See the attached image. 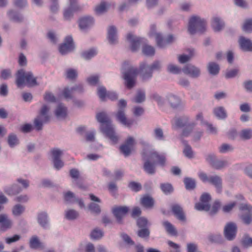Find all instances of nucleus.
Wrapping results in <instances>:
<instances>
[{"instance_id": "21", "label": "nucleus", "mask_w": 252, "mask_h": 252, "mask_svg": "<svg viewBox=\"0 0 252 252\" xmlns=\"http://www.w3.org/2000/svg\"><path fill=\"white\" fill-rule=\"evenodd\" d=\"M209 183L213 185L216 188L218 192L220 193L221 192L222 181L220 176L217 175L210 176Z\"/></svg>"}, {"instance_id": "13", "label": "nucleus", "mask_w": 252, "mask_h": 252, "mask_svg": "<svg viewBox=\"0 0 252 252\" xmlns=\"http://www.w3.org/2000/svg\"><path fill=\"white\" fill-rule=\"evenodd\" d=\"M182 71L184 73L189 75L190 77L197 78L201 74L200 69L191 64L186 65L183 68Z\"/></svg>"}, {"instance_id": "11", "label": "nucleus", "mask_w": 252, "mask_h": 252, "mask_svg": "<svg viewBox=\"0 0 252 252\" xmlns=\"http://www.w3.org/2000/svg\"><path fill=\"white\" fill-rule=\"evenodd\" d=\"M156 40L157 45L160 48H164L167 45L173 43L175 41V37L173 34H168L164 39L159 33H156Z\"/></svg>"}, {"instance_id": "29", "label": "nucleus", "mask_w": 252, "mask_h": 252, "mask_svg": "<svg viewBox=\"0 0 252 252\" xmlns=\"http://www.w3.org/2000/svg\"><path fill=\"white\" fill-rule=\"evenodd\" d=\"M213 113L215 116L220 120H223L227 116L226 111L222 106L215 107L213 110Z\"/></svg>"}, {"instance_id": "27", "label": "nucleus", "mask_w": 252, "mask_h": 252, "mask_svg": "<svg viewBox=\"0 0 252 252\" xmlns=\"http://www.w3.org/2000/svg\"><path fill=\"white\" fill-rule=\"evenodd\" d=\"M55 114L58 119L64 118L67 115V108L63 104L60 103L56 108Z\"/></svg>"}, {"instance_id": "44", "label": "nucleus", "mask_w": 252, "mask_h": 252, "mask_svg": "<svg viewBox=\"0 0 252 252\" xmlns=\"http://www.w3.org/2000/svg\"><path fill=\"white\" fill-rule=\"evenodd\" d=\"M208 240L212 243L217 244H222L224 242V240L220 234L210 235L208 236Z\"/></svg>"}, {"instance_id": "47", "label": "nucleus", "mask_w": 252, "mask_h": 252, "mask_svg": "<svg viewBox=\"0 0 252 252\" xmlns=\"http://www.w3.org/2000/svg\"><path fill=\"white\" fill-rule=\"evenodd\" d=\"M211 205L209 203H203L201 202L196 203L194 208L196 210L200 211H204L208 212L210 210Z\"/></svg>"}, {"instance_id": "49", "label": "nucleus", "mask_w": 252, "mask_h": 252, "mask_svg": "<svg viewBox=\"0 0 252 252\" xmlns=\"http://www.w3.org/2000/svg\"><path fill=\"white\" fill-rule=\"evenodd\" d=\"M90 236L93 239L98 240L103 237V232L98 228H95L93 230Z\"/></svg>"}, {"instance_id": "34", "label": "nucleus", "mask_w": 252, "mask_h": 252, "mask_svg": "<svg viewBox=\"0 0 252 252\" xmlns=\"http://www.w3.org/2000/svg\"><path fill=\"white\" fill-rule=\"evenodd\" d=\"M79 213L74 209H68L65 211L64 217L69 220H73L78 218Z\"/></svg>"}, {"instance_id": "31", "label": "nucleus", "mask_w": 252, "mask_h": 252, "mask_svg": "<svg viewBox=\"0 0 252 252\" xmlns=\"http://www.w3.org/2000/svg\"><path fill=\"white\" fill-rule=\"evenodd\" d=\"M4 192L8 195H15L22 191V189L16 184L13 185L11 187L6 188Z\"/></svg>"}, {"instance_id": "36", "label": "nucleus", "mask_w": 252, "mask_h": 252, "mask_svg": "<svg viewBox=\"0 0 252 252\" xmlns=\"http://www.w3.org/2000/svg\"><path fill=\"white\" fill-rule=\"evenodd\" d=\"M29 245L30 248L32 249H37L42 247V243L36 235H33L30 238Z\"/></svg>"}, {"instance_id": "26", "label": "nucleus", "mask_w": 252, "mask_h": 252, "mask_svg": "<svg viewBox=\"0 0 252 252\" xmlns=\"http://www.w3.org/2000/svg\"><path fill=\"white\" fill-rule=\"evenodd\" d=\"M182 144L184 146L183 152L185 156L189 158H194V153L192 150V148L190 145H189L188 141L181 139Z\"/></svg>"}, {"instance_id": "23", "label": "nucleus", "mask_w": 252, "mask_h": 252, "mask_svg": "<svg viewBox=\"0 0 252 252\" xmlns=\"http://www.w3.org/2000/svg\"><path fill=\"white\" fill-rule=\"evenodd\" d=\"M9 20L13 22L21 23L24 21L23 16L18 11L10 10L7 12Z\"/></svg>"}, {"instance_id": "59", "label": "nucleus", "mask_w": 252, "mask_h": 252, "mask_svg": "<svg viewBox=\"0 0 252 252\" xmlns=\"http://www.w3.org/2000/svg\"><path fill=\"white\" fill-rule=\"evenodd\" d=\"M99 81V76L97 75H92L87 78V82L89 84L95 86Z\"/></svg>"}, {"instance_id": "12", "label": "nucleus", "mask_w": 252, "mask_h": 252, "mask_svg": "<svg viewBox=\"0 0 252 252\" xmlns=\"http://www.w3.org/2000/svg\"><path fill=\"white\" fill-rule=\"evenodd\" d=\"M74 48L73 38L71 36H67L64 42L59 47V51L62 55H65L71 51Z\"/></svg>"}, {"instance_id": "58", "label": "nucleus", "mask_w": 252, "mask_h": 252, "mask_svg": "<svg viewBox=\"0 0 252 252\" xmlns=\"http://www.w3.org/2000/svg\"><path fill=\"white\" fill-rule=\"evenodd\" d=\"M239 69L234 68L226 71L225 74V77L226 79H230L235 77L239 73Z\"/></svg>"}, {"instance_id": "42", "label": "nucleus", "mask_w": 252, "mask_h": 252, "mask_svg": "<svg viewBox=\"0 0 252 252\" xmlns=\"http://www.w3.org/2000/svg\"><path fill=\"white\" fill-rule=\"evenodd\" d=\"M160 188L162 192L165 194H169L174 190V188L172 185L168 183L161 184L160 185Z\"/></svg>"}, {"instance_id": "50", "label": "nucleus", "mask_w": 252, "mask_h": 252, "mask_svg": "<svg viewBox=\"0 0 252 252\" xmlns=\"http://www.w3.org/2000/svg\"><path fill=\"white\" fill-rule=\"evenodd\" d=\"M146 96L144 91L138 90L134 98V101L137 103H140L145 100Z\"/></svg>"}, {"instance_id": "2", "label": "nucleus", "mask_w": 252, "mask_h": 252, "mask_svg": "<svg viewBox=\"0 0 252 252\" xmlns=\"http://www.w3.org/2000/svg\"><path fill=\"white\" fill-rule=\"evenodd\" d=\"M97 121L100 123V129L106 137L108 138L113 144L118 143L119 137L114 130L112 121L106 113L101 112L96 115Z\"/></svg>"}, {"instance_id": "16", "label": "nucleus", "mask_w": 252, "mask_h": 252, "mask_svg": "<svg viewBox=\"0 0 252 252\" xmlns=\"http://www.w3.org/2000/svg\"><path fill=\"white\" fill-rule=\"evenodd\" d=\"M240 49L244 52H252V41L244 36H240L238 40Z\"/></svg>"}, {"instance_id": "63", "label": "nucleus", "mask_w": 252, "mask_h": 252, "mask_svg": "<svg viewBox=\"0 0 252 252\" xmlns=\"http://www.w3.org/2000/svg\"><path fill=\"white\" fill-rule=\"evenodd\" d=\"M152 72L153 71H159L162 67V63L159 61H154L151 65H149Z\"/></svg>"}, {"instance_id": "25", "label": "nucleus", "mask_w": 252, "mask_h": 252, "mask_svg": "<svg viewBox=\"0 0 252 252\" xmlns=\"http://www.w3.org/2000/svg\"><path fill=\"white\" fill-rule=\"evenodd\" d=\"M212 27L215 32H220L224 27V23L218 17H215L213 18L212 21Z\"/></svg>"}, {"instance_id": "43", "label": "nucleus", "mask_w": 252, "mask_h": 252, "mask_svg": "<svg viewBox=\"0 0 252 252\" xmlns=\"http://www.w3.org/2000/svg\"><path fill=\"white\" fill-rule=\"evenodd\" d=\"M187 127L185 128L182 131V133L180 136V140L181 139H183L184 137H188L191 133L192 131L193 128L195 126V124L193 123L189 124V125L186 126Z\"/></svg>"}, {"instance_id": "61", "label": "nucleus", "mask_w": 252, "mask_h": 252, "mask_svg": "<svg viewBox=\"0 0 252 252\" xmlns=\"http://www.w3.org/2000/svg\"><path fill=\"white\" fill-rule=\"evenodd\" d=\"M120 150L121 152L125 156L128 157L129 156L131 153L132 148L130 147L127 146L124 144H122L120 147Z\"/></svg>"}, {"instance_id": "56", "label": "nucleus", "mask_w": 252, "mask_h": 252, "mask_svg": "<svg viewBox=\"0 0 252 252\" xmlns=\"http://www.w3.org/2000/svg\"><path fill=\"white\" fill-rule=\"evenodd\" d=\"M236 202L234 201L223 206L221 208L222 211L224 213H230L236 205Z\"/></svg>"}, {"instance_id": "1", "label": "nucleus", "mask_w": 252, "mask_h": 252, "mask_svg": "<svg viewBox=\"0 0 252 252\" xmlns=\"http://www.w3.org/2000/svg\"><path fill=\"white\" fill-rule=\"evenodd\" d=\"M123 77L125 81V85L129 89L135 86L138 73L143 81H146L153 77V72L149 65L145 62L140 63L139 71L126 62L123 65Z\"/></svg>"}, {"instance_id": "22", "label": "nucleus", "mask_w": 252, "mask_h": 252, "mask_svg": "<svg viewBox=\"0 0 252 252\" xmlns=\"http://www.w3.org/2000/svg\"><path fill=\"white\" fill-rule=\"evenodd\" d=\"M140 204L147 209H152L155 205L154 199L149 194H145L140 199Z\"/></svg>"}, {"instance_id": "38", "label": "nucleus", "mask_w": 252, "mask_h": 252, "mask_svg": "<svg viewBox=\"0 0 252 252\" xmlns=\"http://www.w3.org/2000/svg\"><path fill=\"white\" fill-rule=\"evenodd\" d=\"M76 199L75 194L70 191H68L63 194V200L66 204L74 203Z\"/></svg>"}, {"instance_id": "5", "label": "nucleus", "mask_w": 252, "mask_h": 252, "mask_svg": "<svg viewBox=\"0 0 252 252\" xmlns=\"http://www.w3.org/2000/svg\"><path fill=\"white\" fill-rule=\"evenodd\" d=\"M50 107L44 104L40 108L38 115L33 121V126L37 131L43 129V125L49 122L50 116L48 115Z\"/></svg>"}, {"instance_id": "64", "label": "nucleus", "mask_w": 252, "mask_h": 252, "mask_svg": "<svg viewBox=\"0 0 252 252\" xmlns=\"http://www.w3.org/2000/svg\"><path fill=\"white\" fill-rule=\"evenodd\" d=\"M212 200L211 195L207 192H204L200 197V201L203 203H209Z\"/></svg>"}, {"instance_id": "52", "label": "nucleus", "mask_w": 252, "mask_h": 252, "mask_svg": "<svg viewBox=\"0 0 252 252\" xmlns=\"http://www.w3.org/2000/svg\"><path fill=\"white\" fill-rule=\"evenodd\" d=\"M234 149L233 146L231 145L223 143L219 148V150L220 153H225L233 151Z\"/></svg>"}, {"instance_id": "3", "label": "nucleus", "mask_w": 252, "mask_h": 252, "mask_svg": "<svg viewBox=\"0 0 252 252\" xmlns=\"http://www.w3.org/2000/svg\"><path fill=\"white\" fill-rule=\"evenodd\" d=\"M126 41L130 44L132 52L136 51L141 45L142 46V53L147 56H153L155 55V48L146 44V40L134 36L131 33H128L126 36Z\"/></svg>"}, {"instance_id": "4", "label": "nucleus", "mask_w": 252, "mask_h": 252, "mask_svg": "<svg viewBox=\"0 0 252 252\" xmlns=\"http://www.w3.org/2000/svg\"><path fill=\"white\" fill-rule=\"evenodd\" d=\"M25 83L29 87L38 85L36 78L33 76L32 72H26L24 69H21L16 73V84L18 87L20 88Z\"/></svg>"}, {"instance_id": "20", "label": "nucleus", "mask_w": 252, "mask_h": 252, "mask_svg": "<svg viewBox=\"0 0 252 252\" xmlns=\"http://www.w3.org/2000/svg\"><path fill=\"white\" fill-rule=\"evenodd\" d=\"M12 221L6 214H0V229L3 231L9 229L12 226Z\"/></svg>"}, {"instance_id": "19", "label": "nucleus", "mask_w": 252, "mask_h": 252, "mask_svg": "<svg viewBox=\"0 0 252 252\" xmlns=\"http://www.w3.org/2000/svg\"><path fill=\"white\" fill-rule=\"evenodd\" d=\"M116 117L121 124L127 127H130L134 122L133 120H127L125 114V110L118 109Z\"/></svg>"}, {"instance_id": "28", "label": "nucleus", "mask_w": 252, "mask_h": 252, "mask_svg": "<svg viewBox=\"0 0 252 252\" xmlns=\"http://www.w3.org/2000/svg\"><path fill=\"white\" fill-rule=\"evenodd\" d=\"M175 124L178 127H183L189 125V117L187 116L183 115L180 117H176L174 118Z\"/></svg>"}, {"instance_id": "37", "label": "nucleus", "mask_w": 252, "mask_h": 252, "mask_svg": "<svg viewBox=\"0 0 252 252\" xmlns=\"http://www.w3.org/2000/svg\"><path fill=\"white\" fill-rule=\"evenodd\" d=\"M239 137L243 140H247L252 138V129L251 128L243 129L239 133Z\"/></svg>"}, {"instance_id": "18", "label": "nucleus", "mask_w": 252, "mask_h": 252, "mask_svg": "<svg viewBox=\"0 0 252 252\" xmlns=\"http://www.w3.org/2000/svg\"><path fill=\"white\" fill-rule=\"evenodd\" d=\"M37 221L39 225L44 229L48 228L49 220L46 212H42L38 214Z\"/></svg>"}, {"instance_id": "41", "label": "nucleus", "mask_w": 252, "mask_h": 252, "mask_svg": "<svg viewBox=\"0 0 252 252\" xmlns=\"http://www.w3.org/2000/svg\"><path fill=\"white\" fill-rule=\"evenodd\" d=\"M221 205V203L219 200H215L213 203L211 208H210V210L208 211L209 215L211 216L216 215L218 213Z\"/></svg>"}, {"instance_id": "53", "label": "nucleus", "mask_w": 252, "mask_h": 252, "mask_svg": "<svg viewBox=\"0 0 252 252\" xmlns=\"http://www.w3.org/2000/svg\"><path fill=\"white\" fill-rule=\"evenodd\" d=\"M154 135L156 139L159 140H162L164 136L163 129L160 127H156L153 131Z\"/></svg>"}, {"instance_id": "54", "label": "nucleus", "mask_w": 252, "mask_h": 252, "mask_svg": "<svg viewBox=\"0 0 252 252\" xmlns=\"http://www.w3.org/2000/svg\"><path fill=\"white\" fill-rule=\"evenodd\" d=\"M7 142L11 147H13L14 146L18 144V138L16 135L13 133H11L9 135Z\"/></svg>"}, {"instance_id": "48", "label": "nucleus", "mask_w": 252, "mask_h": 252, "mask_svg": "<svg viewBox=\"0 0 252 252\" xmlns=\"http://www.w3.org/2000/svg\"><path fill=\"white\" fill-rule=\"evenodd\" d=\"M96 54V50L92 48L82 52L81 56L84 59L88 60L94 57Z\"/></svg>"}, {"instance_id": "8", "label": "nucleus", "mask_w": 252, "mask_h": 252, "mask_svg": "<svg viewBox=\"0 0 252 252\" xmlns=\"http://www.w3.org/2000/svg\"><path fill=\"white\" fill-rule=\"evenodd\" d=\"M237 232V226L235 223L229 222L225 224L223 229V235L227 240L233 241L236 238Z\"/></svg>"}, {"instance_id": "46", "label": "nucleus", "mask_w": 252, "mask_h": 252, "mask_svg": "<svg viewBox=\"0 0 252 252\" xmlns=\"http://www.w3.org/2000/svg\"><path fill=\"white\" fill-rule=\"evenodd\" d=\"M242 30L246 33L252 32V19H246L243 25Z\"/></svg>"}, {"instance_id": "17", "label": "nucleus", "mask_w": 252, "mask_h": 252, "mask_svg": "<svg viewBox=\"0 0 252 252\" xmlns=\"http://www.w3.org/2000/svg\"><path fill=\"white\" fill-rule=\"evenodd\" d=\"M166 99L170 107L174 109L179 108L182 105L181 99L176 95L169 94L167 95Z\"/></svg>"}, {"instance_id": "7", "label": "nucleus", "mask_w": 252, "mask_h": 252, "mask_svg": "<svg viewBox=\"0 0 252 252\" xmlns=\"http://www.w3.org/2000/svg\"><path fill=\"white\" fill-rule=\"evenodd\" d=\"M205 160L212 168L216 170L222 169L228 165L227 160L219 159L216 155L213 153L207 154Z\"/></svg>"}, {"instance_id": "6", "label": "nucleus", "mask_w": 252, "mask_h": 252, "mask_svg": "<svg viewBox=\"0 0 252 252\" xmlns=\"http://www.w3.org/2000/svg\"><path fill=\"white\" fill-rule=\"evenodd\" d=\"M206 22L204 19L200 17L193 16L189 21L188 31L190 34L193 35L196 32L203 33L206 30Z\"/></svg>"}, {"instance_id": "55", "label": "nucleus", "mask_w": 252, "mask_h": 252, "mask_svg": "<svg viewBox=\"0 0 252 252\" xmlns=\"http://www.w3.org/2000/svg\"><path fill=\"white\" fill-rule=\"evenodd\" d=\"M53 160L61 159V156L63 155V151L60 149L55 148L51 150Z\"/></svg>"}, {"instance_id": "14", "label": "nucleus", "mask_w": 252, "mask_h": 252, "mask_svg": "<svg viewBox=\"0 0 252 252\" xmlns=\"http://www.w3.org/2000/svg\"><path fill=\"white\" fill-rule=\"evenodd\" d=\"M171 211L174 216L180 221H186V217L182 207L179 204H174L171 207Z\"/></svg>"}, {"instance_id": "51", "label": "nucleus", "mask_w": 252, "mask_h": 252, "mask_svg": "<svg viewBox=\"0 0 252 252\" xmlns=\"http://www.w3.org/2000/svg\"><path fill=\"white\" fill-rule=\"evenodd\" d=\"M127 186L129 189L134 192H138L140 191L141 190L142 188L140 183L135 181H130L129 182Z\"/></svg>"}, {"instance_id": "10", "label": "nucleus", "mask_w": 252, "mask_h": 252, "mask_svg": "<svg viewBox=\"0 0 252 252\" xmlns=\"http://www.w3.org/2000/svg\"><path fill=\"white\" fill-rule=\"evenodd\" d=\"M79 28L83 31H87L94 24V19L91 16H85L79 18L77 21Z\"/></svg>"}, {"instance_id": "9", "label": "nucleus", "mask_w": 252, "mask_h": 252, "mask_svg": "<svg viewBox=\"0 0 252 252\" xmlns=\"http://www.w3.org/2000/svg\"><path fill=\"white\" fill-rule=\"evenodd\" d=\"M128 210L126 206H117L112 209V212L118 223H123V219L126 216Z\"/></svg>"}, {"instance_id": "30", "label": "nucleus", "mask_w": 252, "mask_h": 252, "mask_svg": "<svg viewBox=\"0 0 252 252\" xmlns=\"http://www.w3.org/2000/svg\"><path fill=\"white\" fill-rule=\"evenodd\" d=\"M207 69L211 75H217L219 73L220 67L216 63L209 62L207 65Z\"/></svg>"}, {"instance_id": "62", "label": "nucleus", "mask_w": 252, "mask_h": 252, "mask_svg": "<svg viewBox=\"0 0 252 252\" xmlns=\"http://www.w3.org/2000/svg\"><path fill=\"white\" fill-rule=\"evenodd\" d=\"M243 222L246 224H249L252 222V212L246 213L241 216Z\"/></svg>"}, {"instance_id": "15", "label": "nucleus", "mask_w": 252, "mask_h": 252, "mask_svg": "<svg viewBox=\"0 0 252 252\" xmlns=\"http://www.w3.org/2000/svg\"><path fill=\"white\" fill-rule=\"evenodd\" d=\"M150 158H146L145 154H143V160H144L143 165L144 170L146 172L150 175H153L156 172V163L155 162H151Z\"/></svg>"}, {"instance_id": "60", "label": "nucleus", "mask_w": 252, "mask_h": 252, "mask_svg": "<svg viewBox=\"0 0 252 252\" xmlns=\"http://www.w3.org/2000/svg\"><path fill=\"white\" fill-rule=\"evenodd\" d=\"M148 220L144 217H140L137 220L136 224L139 228H148Z\"/></svg>"}, {"instance_id": "57", "label": "nucleus", "mask_w": 252, "mask_h": 252, "mask_svg": "<svg viewBox=\"0 0 252 252\" xmlns=\"http://www.w3.org/2000/svg\"><path fill=\"white\" fill-rule=\"evenodd\" d=\"M25 210V207L20 205L17 204L13 207L12 213L14 216H20Z\"/></svg>"}, {"instance_id": "33", "label": "nucleus", "mask_w": 252, "mask_h": 252, "mask_svg": "<svg viewBox=\"0 0 252 252\" xmlns=\"http://www.w3.org/2000/svg\"><path fill=\"white\" fill-rule=\"evenodd\" d=\"M184 183L186 189L191 190L196 188V183L195 179L190 177H185L184 179Z\"/></svg>"}, {"instance_id": "39", "label": "nucleus", "mask_w": 252, "mask_h": 252, "mask_svg": "<svg viewBox=\"0 0 252 252\" xmlns=\"http://www.w3.org/2000/svg\"><path fill=\"white\" fill-rule=\"evenodd\" d=\"M136 234L139 237L147 240L150 237V231L148 228H139L137 231Z\"/></svg>"}, {"instance_id": "45", "label": "nucleus", "mask_w": 252, "mask_h": 252, "mask_svg": "<svg viewBox=\"0 0 252 252\" xmlns=\"http://www.w3.org/2000/svg\"><path fill=\"white\" fill-rule=\"evenodd\" d=\"M108 6H106L105 2H101L99 5H97L95 8V12L97 15H101L106 12Z\"/></svg>"}, {"instance_id": "40", "label": "nucleus", "mask_w": 252, "mask_h": 252, "mask_svg": "<svg viewBox=\"0 0 252 252\" xmlns=\"http://www.w3.org/2000/svg\"><path fill=\"white\" fill-rule=\"evenodd\" d=\"M150 158L151 159H157L158 160L159 164L163 166L165 164L166 162V158L163 155H160L157 152H153L151 153L150 155Z\"/></svg>"}, {"instance_id": "32", "label": "nucleus", "mask_w": 252, "mask_h": 252, "mask_svg": "<svg viewBox=\"0 0 252 252\" xmlns=\"http://www.w3.org/2000/svg\"><path fill=\"white\" fill-rule=\"evenodd\" d=\"M240 244L244 249L252 247V237L248 234H244L240 240Z\"/></svg>"}, {"instance_id": "35", "label": "nucleus", "mask_w": 252, "mask_h": 252, "mask_svg": "<svg viewBox=\"0 0 252 252\" xmlns=\"http://www.w3.org/2000/svg\"><path fill=\"white\" fill-rule=\"evenodd\" d=\"M162 225L165 227L166 232L170 235L172 236H176L177 235V231L174 226L168 221H165L162 222Z\"/></svg>"}, {"instance_id": "24", "label": "nucleus", "mask_w": 252, "mask_h": 252, "mask_svg": "<svg viewBox=\"0 0 252 252\" xmlns=\"http://www.w3.org/2000/svg\"><path fill=\"white\" fill-rule=\"evenodd\" d=\"M108 38L111 44L117 43V29L114 26H111L108 29Z\"/></svg>"}]
</instances>
